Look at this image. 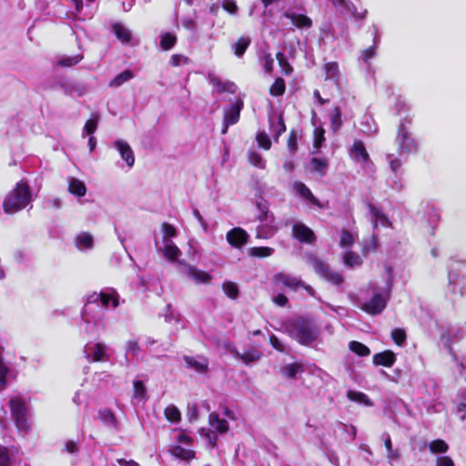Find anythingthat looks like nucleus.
<instances>
[{"label":"nucleus","instance_id":"obj_1","mask_svg":"<svg viewBox=\"0 0 466 466\" xmlns=\"http://www.w3.org/2000/svg\"><path fill=\"white\" fill-rule=\"evenodd\" d=\"M289 333L304 346H309L319 337V329L316 323L307 317H298L289 324Z\"/></svg>","mask_w":466,"mask_h":466},{"label":"nucleus","instance_id":"obj_2","mask_svg":"<svg viewBox=\"0 0 466 466\" xmlns=\"http://www.w3.org/2000/svg\"><path fill=\"white\" fill-rule=\"evenodd\" d=\"M30 200L31 195L27 183L20 181L4 199L3 208L5 213L13 214L25 208Z\"/></svg>","mask_w":466,"mask_h":466},{"label":"nucleus","instance_id":"obj_3","mask_svg":"<svg viewBox=\"0 0 466 466\" xmlns=\"http://www.w3.org/2000/svg\"><path fill=\"white\" fill-rule=\"evenodd\" d=\"M11 417L19 431L27 432L30 430L28 422V408L21 398H12L9 400Z\"/></svg>","mask_w":466,"mask_h":466},{"label":"nucleus","instance_id":"obj_4","mask_svg":"<svg viewBox=\"0 0 466 466\" xmlns=\"http://www.w3.org/2000/svg\"><path fill=\"white\" fill-rule=\"evenodd\" d=\"M396 141L400 152L414 153L418 149L417 142L410 136L407 127L402 122L398 127Z\"/></svg>","mask_w":466,"mask_h":466},{"label":"nucleus","instance_id":"obj_5","mask_svg":"<svg viewBox=\"0 0 466 466\" xmlns=\"http://www.w3.org/2000/svg\"><path fill=\"white\" fill-rule=\"evenodd\" d=\"M118 299H119V295L114 289L110 293L103 292V291L99 292V293L93 292L92 294H90L87 297L86 303L91 304V303H97L98 301H100L102 307H104L106 309L108 308L109 304L111 303L112 308L116 309L119 305Z\"/></svg>","mask_w":466,"mask_h":466},{"label":"nucleus","instance_id":"obj_6","mask_svg":"<svg viewBox=\"0 0 466 466\" xmlns=\"http://www.w3.org/2000/svg\"><path fill=\"white\" fill-rule=\"evenodd\" d=\"M387 300L380 293L374 294L371 299L361 306L366 313L375 316L380 314L386 308Z\"/></svg>","mask_w":466,"mask_h":466},{"label":"nucleus","instance_id":"obj_7","mask_svg":"<svg viewBox=\"0 0 466 466\" xmlns=\"http://www.w3.org/2000/svg\"><path fill=\"white\" fill-rule=\"evenodd\" d=\"M86 359L88 362H103L109 360L106 354V346L102 342H96L86 350Z\"/></svg>","mask_w":466,"mask_h":466},{"label":"nucleus","instance_id":"obj_8","mask_svg":"<svg viewBox=\"0 0 466 466\" xmlns=\"http://www.w3.org/2000/svg\"><path fill=\"white\" fill-rule=\"evenodd\" d=\"M293 237L307 244H312L316 241V236L313 230L303 223H296L292 227Z\"/></svg>","mask_w":466,"mask_h":466},{"label":"nucleus","instance_id":"obj_9","mask_svg":"<svg viewBox=\"0 0 466 466\" xmlns=\"http://www.w3.org/2000/svg\"><path fill=\"white\" fill-rule=\"evenodd\" d=\"M248 234L246 230L241 228H234L230 229L226 236L228 244L235 248H240L248 243Z\"/></svg>","mask_w":466,"mask_h":466},{"label":"nucleus","instance_id":"obj_10","mask_svg":"<svg viewBox=\"0 0 466 466\" xmlns=\"http://www.w3.org/2000/svg\"><path fill=\"white\" fill-rule=\"evenodd\" d=\"M349 153L350 157L356 162L366 164L370 161V154L367 151L365 144L362 140H354Z\"/></svg>","mask_w":466,"mask_h":466},{"label":"nucleus","instance_id":"obj_11","mask_svg":"<svg viewBox=\"0 0 466 466\" xmlns=\"http://www.w3.org/2000/svg\"><path fill=\"white\" fill-rule=\"evenodd\" d=\"M244 107V102L241 98H238L230 106L225 110L223 120L228 125H235L239 121L240 112Z\"/></svg>","mask_w":466,"mask_h":466},{"label":"nucleus","instance_id":"obj_12","mask_svg":"<svg viewBox=\"0 0 466 466\" xmlns=\"http://www.w3.org/2000/svg\"><path fill=\"white\" fill-rule=\"evenodd\" d=\"M114 147L118 150L127 165L132 167L135 164V155L129 144L124 140H116L114 142Z\"/></svg>","mask_w":466,"mask_h":466},{"label":"nucleus","instance_id":"obj_13","mask_svg":"<svg viewBox=\"0 0 466 466\" xmlns=\"http://www.w3.org/2000/svg\"><path fill=\"white\" fill-rule=\"evenodd\" d=\"M372 362L375 366L390 368L396 362V355L393 351L387 350L374 354L372 357Z\"/></svg>","mask_w":466,"mask_h":466},{"label":"nucleus","instance_id":"obj_14","mask_svg":"<svg viewBox=\"0 0 466 466\" xmlns=\"http://www.w3.org/2000/svg\"><path fill=\"white\" fill-rule=\"evenodd\" d=\"M284 17L289 19L291 23L299 29H309L312 26V20L303 14H297L294 12H286L283 14Z\"/></svg>","mask_w":466,"mask_h":466},{"label":"nucleus","instance_id":"obj_15","mask_svg":"<svg viewBox=\"0 0 466 466\" xmlns=\"http://www.w3.org/2000/svg\"><path fill=\"white\" fill-rule=\"evenodd\" d=\"M98 418L106 427L118 431V420L110 409L105 408L99 410Z\"/></svg>","mask_w":466,"mask_h":466},{"label":"nucleus","instance_id":"obj_16","mask_svg":"<svg viewBox=\"0 0 466 466\" xmlns=\"http://www.w3.org/2000/svg\"><path fill=\"white\" fill-rule=\"evenodd\" d=\"M294 188L297 193L309 200L313 206L317 208H322L320 201L312 194L310 189L302 182H295Z\"/></svg>","mask_w":466,"mask_h":466},{"label":"nucleus","instance_id":"obj_17","mask_svg":"<svg viewBox=\"0 0 466 466\" xmlns=\"http://www.w3.org/2000/svg\"><path fill=\"white\" fill-rule=\"evenodd\" d=\"M256 207L259 211V214L257 216V218L260 222L268 223L273 221V215L270 214L269 204L266 199L262 198L258 199L256 202Z\"/></svg>","mask_w":466,"mask_h":466},{"label":"nucleus","instance_id":"obj_18","mask_svg":"<svg viewBox=\"0 0 466 466\" xmlns=\"http://www.w3.org/2000/svg\"><path fill=\"white\" fill-rule=\"evenodd\" d=\"M276 280L293 290H297L302 285L301 279L285 273H279L276 276Z\"/></svg>","mask_w":466,"mask_h":466},{"label":"nucleus","instance_id":"obj_19","mask_svg":"<svg viewBox=\"0 0 466 466\" xmlns=\"http://www.w3.org/2000/svg\"><path fill=\"white\" fill-rule=\"evenodd\" d=\"M251 44V38L248 35L240 36L232 46L234 55L242 57Z\"/></svg>","mask_w":466,"mask_h":466},{"label":"nucleus","instance_id":"obj_20","mask_svg":"<svg viewBox=\"0 0 466 466\" xmlns=\"http://www.w3.org/2000/svg\"><path fill=\"white\" fill-rule=\"evenodd\" d=\"M325 79L338 84L339 80V68L337 62H328L324 65Z\"/></svg>","mask_w":466,"mask_h":466},{"label":"nucleus","instance_id":"obj_21","mask_svg":"<svg viewBox=\"0 0 466 466\" xmlns=\"http://www.w3.org/2000/svg\"><path fill=\"white\" fill-rule=\"evenodd\" d=\"M209 424L215 429L216 432L226 433L228 431V421L220 419L217 413L209 414Z\"/></svg>","mask_w":466,"mask_h":466},{"label":"nucleus","instance_id":"obj_22","mask_svg":"<svg viewBox=\"0 0 466 466\" xmlns=\"http://www.w3.org/2000/svg\"><path fill=\"white\" fill-rule=\"evenodd\" d=\"M368 208H369L370 214L374 218V222H373L374 228H378V222H380V224L382 226H388L390 224V220L388 219L386 215L381 210H380L378 208H376L374 205L369 203Z\"/></svg>","mask_w":466,"mask_h":466},{"label":"nucleus","instance_id":"obj_23","mask_svg":"<svg viewBox=\"0 0 466 466\" xmlns=\"http://www.w3.org/2000/svg\"><path fill=\"white\" fill-rule=\"evenodd\" d=\"M170 452L176 458L184 460V461H191L195 458L196 453L192 450L185 449L180 445H175L171 448Z\"/></svg>","mask_w":466,"mask_h":466},{"label":"nucleus","instance_id":"obj_24","mask_svg":"<svg viewBox=\"0 0 466 466\" xmlns=\"http://www.w3.org/2000/svg\"><path fill=\"white\" fill-rule=\"evenodd\" d=\"M112 29L117 39L121 42L127 44L132 39V35L128 29L119 23H116L112 25Z\"/></svg>","mask_w":466,"mask_h":466},{"label":"nucleus","instance_id":"obj_25","mask_svg":"<svg viewBox=\"0 0 466 466\" xmlns=\"http://www.w3.org/2000/svg\"><path fill=\"white\" fill-rule=\"evenodd\" d=\"M238 358H239L246 365H248L252 362L258 361L262 357V353L256 350L251 349L244 351L242 354L237 352Z\"/></svg>","mask_w":466,"mask_h":466},{"label":"nucleus","instance_id":"obj_26","mask_svg":"<svg viewBox=\"0 0 466 466\" xmlns=\"http://www.w3.org/2000/svg\"><path fill=\"white\" fill-rule=\"evenodd\" d=\"M68 191L72 195L84 197L86 193V187L83 181L77 178H72L68 184Z\"/></svg>","mask_w":466,"mask_h":466},{"label":"nucleus","instance_id":"obj_27","mask_svg":"<svg viewBox=\"0 0 466 466\" xmlns=\"http://www.w3.org/2000/svg\"><path fill=\"white\" fill-rule=\"evenodd\" d=\"M134 77V74L131 70L127 69L117 76H116L109 83L110 87H119L126 82L131 80Z\"/></svg>","mask_w":466,"mask_h":466},{"label":"nucleus","instance_id":"obj_28","mask_svg":"<svg viewBox=\"0 0 466 466\" xmlns=\"http://www.w3.org/2000/svg\"><path fill=\"white\" fill-rule=\"evenodd\" d=\"M187 365L194 369L198 372H204L208 370V362L206 359L202 358L201 360H198L193 357H185Z\"/></svg>","mask_w":466,"mask_h":466},{"label":"nucleus","instance_id":"obj_29","mask_svg":"<svg viewBox=\"0 0 466 466\" xmlns=\"http://www.w3.org/2000/svg\"><path fill=\"white\" fill-rule=\"evenodd\" d=\"M187 274L198 282L208 283L211 279L209 273L201 271L192 266L188 268Z\"/></svg>","mask_w":466,"mask_h":466},{"label":"nucleus","instance_id":"obj_30","mask_svg":"<svg viewBox=\"0 0 466 466\" xmlns=\"http://www.w3.org/2000/svg\"><path fill=\"white\" fill-rule=\"evenodd\" d=\"M349 349L360 357H367L370 354V350L365 344L352 340L349 343Z\"/></svg>","mask_w":466,"mask_h":466},{"label":"nucleus","instance_id":"obj_31","mask_svg":"<svg viewBox=\"0 0 466 466\" xmlns=\"http://www.w3.org/2000/svg\"><path fill=\"white\" fill-rule=\"evenodd\" d=\"M311 265L313 267L314 271L323 279L329 270V265L317 257L312 258Z\"/></svg>","mask_w":466,"mask_h":466},{"label":"nucleus","instance_id":"obj_32","mask_svg":"<svg viewBox=\"0 0 466 466\" xmlns=\"http://www.w3.org/2000/svg\"><path fill=\"white\" fill-rule=\"evenodd\" d=\"M176 43L177 36L169 32H167L161 35L159 45L163 50L168 51L175 46Z\"/></svg>","mask_w":466,"mask_h":466},{"label":"nucleus","instance_id":"obj_33","mask_svg":"<svg viewBox=\"0 0 466 466\" xmlns=\"http://www.w3.org/2000/svg\"><path fill=\"white\" fill-rule=\"evenodd\" d=\"M286 91V83L283 78L277 77L269 88V93L273 96H280Z\"/></svg>","mask_w":466,"mask_h":466},{"label":"nucleus","instance_id":"obj_34","mask_svg":"<svg viewBox=\"0 0 466 466\" xmlns=\"http://www.w3.org/2000/svg\"><path fill=\"white\" fill-rule=\"evenodd\" d=\"M342 126L341 110L339 106H335L330 114V127L336 132Z\"/></svg>","mask_w":466,"mask_h":466},{"label":"nucleus","instance_id":"obj_35","mask_svg":"<svg viewBox=\"0 0 466 466\" xmlns=\"http://www.w3.org/2000/svg\"><path fill=\"white\" fill-rule=\"evenodd\" d=\"M429 449L431 453H445L449 450V445L446 441L441 439L433 440L429 444Z\"/></svg>","mask_w":466,"mask_h":466},{"label":"nucleus","instance_id":"obj_36","mask_svg":"<svg viewBox=\"0 0 466 466\" xmlns=\"http://www.w3.org/2000/svg\"><path fill=\"white\" fill-rule=\"evenodd\" d=\"M276 58L278 60V63L281 68V72L285 76H289L293 72V67L286 58L285 55L282 52H278L276 54Z\"/></svg>","mask_w":466,"mask_h":466},{"label":"nucleus","instance_id":"obj_37","mask_svg":"<svg viewBox=\"0 0 466 466\" xmlns=\"http://www.w3.org/2000/svg\"><path fill=\"white\" fill-rule=\"evenodd\" d=\"M164 414L170 422H178L181 420V413L175 405L167 406L164 410Z\"/></svg>","mask_w":466,"mask_h":466},{"label":"nucleus","instance_id":"obj_38","mask_svg":"<svg viewBox=\"0 0 466 466\" xmlns=\"http://www.w3.org/2000/svg\"><path fill=\"white\" fill-rule=\"evenodd\" d=\"M303 371L302 365L299 363H290L282 369V373L289 379H295L298 372Z\"/></svg>","mask_w":466,"mask_h":466},{"label":"nucleus","instance_id":"obj_39","mask_svg":"<svg viewBox=\"0 0 466 466\" xmlns=\"http://www.w3.org/2000/svg\"><path fill=\"white\" fill-rule=\"evenodd\" d=\"M223 291L231 299H236L238 297L239 290L236 283L232 281H226L223 283Z\"/></svg>","mask_w":466,"mask_h":466},{"label":"nucleus","instance_id":"obj_40","mask_svg":"<svg viewBox=\"0 0 466 466\" xmlns=\"http://www.w3.org/2000/svg\"><path fill=\"white\" fill-rule=\"evenodd\" d=\"M163 253L167 259L174 261L180 255V250L174 243L170 242L165 246Z\"/></svg>","mask_w":466,"mask_h":466},{"label":"nucleus","instance_id":"obj_41","mask_svg":"<svg viewBox=\"0 0 466 466\" xmlns=\"http://www.w3.org/2000/svg\"><path fill=\"white\" fill-rule=\"evenodd\" d=\"M274 249L269 247H253L249 249V255L256 258H267L272 255Z\"/></svg>","mask_w":466,"mask_h":466},{"label":"nucleus","instance_id":"obj_42","mask_svg":"<svg viewBox=\"0 0 466 466\" xmlns=\"http://www.w3.org/2000/svg\"><path fill=\"white\" fill-rule=\"evenodd\" d=\"M298 140H299V133L295 129H291L289 134L287 147L290 153L295 154L298 151Z\"/></svg>","mask_w":466,"mask_h":466},{"label":"nucleus","instance_id":"obj_43","mask_svg":"<svg viewBox=\"0 0 466 466\" xmlns=\"http://www.w3.org/2000/svg\"><path fill=\"white\" fill-rule=\"evenodd\" d=\"M390 335L394 343L398 346H402L407 339L406 331L400 328H396L392 329Z\"/></svg>","mask_w":466,"mask_h":466},{"label":"nucleus","instance_id":"obj_44","mask_svg":"<svg viewBox=\"0 0 466 466\" xmlns=\"http://www.w3.org/2000/svg\"><path fill=\"white\" fill-rule=\"evenodd\" d=\"M310 164L313 171L319 173L320 175H324L325 170L328 167L327 160L319 157H313L310 160Z\"/></svg>","mask_w":466,"mask_h":466},{"label":"nucleus","instance_id":"obj_45","mask_svg":"<svg viewBox=\"0 0 466 466\" xmlns=\"http://www.w3.org/2000/svg\"><path fill=\"white\" fill-rule=\"evenodd\" d=\"M82 56H74L63 57L57 61V66L61 67H71L76 64H78L82 60Z\"/></svg>","mask_w":466,"mask_h":466},{"label":"nucleus","instance_id":"obj_46","mask_svg":"<svg viewBox=\"0 0 466 466\" xmlns=\"http://www.w3.org/2000/svg\"><path fill=\"white\" fill-rule=\"evenodd\" d=\"M99 117L96 115L94 117L89 118L83 128V133L92 136L97 128Z\"/></svg>","mask_w":466,"mask_h":466},{"label":"nucleus","instance_id":"obj_47","mask_svg":"<svg viewBox=\"0 0 466 466\" xmlns=\"http://www.w3.org/2000/svg\"><path fill=\"white\" fill-rule=\"evenodd\" d=\"M347 397L350 400H353V401L363 402L366 405L370 404V399L368 398V396L365 393L360 392V391L349 390L347 392Z\"/></svg>","mask_w":466,"mask_h":466},{"label":"nucleus","instance_id":"obj_48","mask_svg":"<svg viewBox=\"0 0 466 466\" xmlns=\"http://www.w3.org/2000/svg\"><path fill=\"white\" fill-rule=\"evenodd\" d=\"M256 140L259 147L264 150H269L271 147V141L265 132H258L256 135Z\"/></svg>","mask_w":466,"mask_h":466},{"label":"nucleus","instance_id":"obj_49","mask_svg":"<svg viewBox=\"0 0 466 466\" xmlns=\"http://www.w3.org/2000/svg\"><path fill=\"white\" fill-rule=\"evenodd\" d=\"M324 279L336 286H340L344 282V278L340 273L330 269L328 271Z\"/></svg>","mask_w":466,"mask_h":466},{"label":"nucleus","instance_id":"obj_50","mask_svg":"<svg viewBox=\"0 0 466 466\" xmlns=\"http://www.w3.org/2000/svg\"><path fill=\"white\" fill-rule=\"evenodd\" d=\"M287 130L285 120L282 115L278 117V127L274 130L273 139L276 143H279L280 136Z\"/></svg>","mask_w":466,"mask_h":466},{"label":"nucleus","instance_id":"obj_51","mask_svg":"<svg viewBox=\"0 0 466 466\" xmlns=\"http://www.w3.org/2000/svg\"><path fill=\"white\" fill-rule=\"evenodd\" d=\"M325 130L322 127H316L314 129V141L313 147L316 149H319L325 141Z\"/></svg>","mask_w":466,"mask_h":466},{"label":"nucleus","instance_id":"obj_52","mask_svg":"<svg viewBox=\"0 0 466 466\" xmlns=\"http://www.w3.org/2000/svg\"><path fill=\"white\" fill-rule=\"evenodd\" d=\"M376 37H377L376 32H374L373 45L371 46L364 49L361 53V58L365 63L369 62L375 56V51L377 49Z\"/></svg>","mask_w":466,"mask_h":466},{"label":"nucleus","instance_id":"obj_53","mask_svg":"<svg viewBox=\"0 0 466 466\" xmlns=\"http://www.w3.org/2000/svg\"><path fill=\"white\" fill-rule=\"evenodd\" d=\"M353 242L354 239L352 234L347 229H342L340 232L339 245L341 247L347 248L350 247Z\"/></svg>","mask_w":466,"mask_h":466},{"label":"nucleus","instance_id":"obj_54","mask_svg":"<svg viewBox=\"0 0 466 466\" xmlns=\"http://www.w3.org/2000/svg\"><path fill=\"white\" fill-rule=\"evenodd\" d=\"M344 263L350 267H354V266H357V265H360L361 261H360V258L359 255L355 254L354 252L352 251H348L345 255H344Z\"/></svg>","mask_w":466,"mask_h":466},{"label":"nucleus","instance_id":"obj_55","mask_svg":"<svg viewBox=\"0 0 466 466\" xmlns=\"http://www.w3.org/2000/svg\"><path fill=\"white\" fill-rule=\"evenodd\" d=\"M147 390L146 387L141 380L134 381V397L136 399H145L146 398Z\"/></svg>","mask_w":466,"mask_h":466},{"label":"nucleus","instance_id":"obj_56","mask_svg":"<svg viewBox=\"0 0 466 466\" xmlns=\"http://www.w3.org/2000/svg\"><path fill=\"white\" fill-rule=\"evenodd\" d=\"M0 466H12L9 450L3 445H0Z\"/></svg>","mask_w":466,"mask_h":466},{"label":"nucleus","instance_id":"obj_57","mask_svg":"<svg viewBox=\"0 0 466 466\" xmlns=\"http://www.w3.org/2000/svg\"><path fill=\"white\" fill-rule=\"evenodd\" d=\"M78 244L82 245L86 248H90L93 246V237L89 233H81L76 238Z\"/></svg>","mask_w":466,"mask_h":466},{"label":"nucleus","instance_id":"obj_58","mask_svg":"<svg viewBox=\"0 0 466 466\" xmlns=\"http://www.w3.org/2000/svg\"><path fill=\"white\" fill-rule=\"evenodd\" d=\"M248 161L251 165L258 167H264L265 163L262 157L258 152L252 151L248 154Z\"/></svg>","mask_w":466,"mask_h":466},{"label":"nucleus","instance_id":"obj_59","mask_svg":"<svg viewBox=\"0 0 466 466\" xmlns=\"http://www.w3.org/2000/svg\"><path fill=\"white\" fill-rule=\"evenodd\" d=\"M162 232L164 238H173L177 235L176 228L167 222L162 224Z\"/></svg>","mask_w":466,"mask_h":466},{"label":"nucleus","instance_id":"obj_60","mask_svg":"<svg viewBox=\"0 0 466 466\" xmlns=\"http://www.w3.org/2000/svg\"><path fill=\"white\" fill-rule=\"evenodd\" d=\"M140 350L141 349L137 339H131L127 341V352L131 353L133 356H137Z\"/></svg>","mask_w":466,"mask_h":466},{"label":"nucleus","instance_id":"obj_61","mask_svg":"<svg viewBox=\"0 0 466 466\" xmlns=\"http://www.w3.org/2000/svg\"><path fill=\"white\" fill-rule=\"evenodd\" d=\"M222 7L225 11L231 15H235L238 12V5L234 0H225L222 4Z\"/></svg>","mask_w":466,"mask_h":466},{"label":"nucleus","instance_id":"obj_62","mask_svg":"<svg viewBox=\"0 0 466 466\" xmlns=\"http://www.w3.org/2000/svg\"><path fill=\"white\" fill-rule=\"evenodd\" d=\"M269 343L276 350H278L279 352L285 351L284 345L281 343V341L279 339V338L276 335H271L269 337Z\"/></svg>","mask_w":466,"mask_h":466},{"label":"nucleus","instance_id":"obj_63","mask_svg":"<svg viewBox=\"0 0 466 466\" xmlns=\"http://www.w3.org/2000/svg\"><path fill=\"white\" fill-rule=\"evenodd\" d=\"M436 466H455V464L451 457L440 456L436 459Z\"/></svg>","mask_w":466,"mask_h":466},{"label":"nucleus","instance_id":"obj_64","mask_svg":"<svg viewBox=\"0 0 466 466\" xmlns=\"http://www.w3.org/2000/svg\"><path fill=\"white\" fill-rule=\"evenodd\" d=\"M379 246V239L376 235H372L370 238L369 244L365 247V251H372L374 252Z\"/></svg>","mask_w":466,"mask_h":466}]
</instances>
